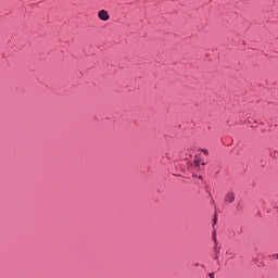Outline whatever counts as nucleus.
I'll return each instance as SVG.
<instances>
[{
	"label": "nucleus",
	"mask_w": 278,
	"mask_h": 278,
	"mask_svg": "<svg viewBox=\"0 0 278 278\" xmlns=\"http://www.w3.org/2000/svg\"><path fill=\"white\" fill-rule=\"evenodd\" d=\"M218 251H219L218 243H216V241H215V252H216L215 260H217V257H218Z\"/></svg>",
	"instance_id": "4"
},
{
	"label": "nucleus",
	"mask_w": 278,
	"mask_h": 278,
	"mask_svg": "<svg viewBox=\"0 0 278 278\" xmlns=\"http://www.w3.org/2000/svg\"><path fill=\"white\" fill-rule=\"evenodd\" d=\"M201 153H204V155H210V151L207 149H200Z\"/></svg>",
	"instance_id": "5"
},
{
	"label": "nucleus",
	"mask_w": 278,
	"mask_h": 278,
	"mask_svg": "<svg viewBox=\"0 0 278 278\" xmlns=\"http://www.w3.org/2000/svg\"><path fill=\"white\" fill-rule=\"evenodd\" d=\"M192 177L197 178V174H193Z\"/></svg>",
	"instance_id": "9"
},
{
	"label": "nucleus",
	"mask_w": 278,
	"mask_h": 278,
	"mask_svg": "<svg viewBox=\"0 0 278 278\" xmlns=\"http://www.w3.org/2000/svg\"><path fill=\"white\" fill-rule=\"evenodd\" d=\"M208 277H210V278H214V274H213V273L210 274Z\"/></svg>",
	"instance_id": "6"
},
{
	"label": "nucleus",
	"mask_w": 278,
	"mask_h": 278,
	"mask_svg": "<svg viewBox=\"0 0 278 278\" xmlns=\"http://www.w3.org/2000/svg\"><path fill=\"white\" fill-rule=\"evenodd\" d=\"M98 18L100 21H110V13L106 10H100L98 12Z\"/></svg>",
	"instance_id": "1"
},
{
	"label": "nucleus",
	"mask_w": 278,
	"mask_h": 278,
	"mask_svg": "<svg viewBox=\"0 0 278 278\" xmlns=\"http://www.w3.org/2000/svg\"><path fill=\"white\" fill-rule=\"evenodd\" d=\"M202 166H205V163H201Z\"/></svg>",
	"instance_id": "10"
},
{
	"label": "nucleus",
	"mask_w": 278,
	"mask_h": 278,
	"mask_svg": "<svg viewBox=\"0 0 278 278\" xmlns=\"http://www.w3.org/2000/svg\"><path fill=\"white\" fill-rule=\"evenodd\" d=\"M226 203H233L236 201V194L233 192H228L225 197Z\"/></svg>",
	"instance_id": "3"
},
{
	"label": "nucleus",
	"mask_w": 278,
	"mask_h": 278,
	"mask_svg": "<svg viewBox=\"0 0 278 278\" xmlns=\"http://www.w3.org/2000/svg\"><path fill=\"white\" fill-rule=\"evenodd\" d=\"M191 168H192L193 173H199V170H201V162L195 159L191 165Z\"/></svg>",
	"instance_id": "2"
},
{
	"label": "nucleus",
	"mask_w": 278,
	"mask_h": 278,
	"mask_svg": "<svg viewBox=\"0 0 278 278\" xmlns=\"http://www.w3.org/2000/svg\"><path fill=\"white\" fill-rule=\"evenodd\" d=\"M199 179H203V176H198Z\"/></svg>",
	"instance_id": "7"
},
{
	"label": "nucleus",
	"mask_w": 278,
	"mask_h": 278,
	"mask_svg": "<svg viewBox=\"0 0 278 278\" xmlns=\"http://www.w3.org/2000/svg\"><path fill=\"white\" fill-rule=\"evenodd\" d=\"M216 220H217V218H216V216H215V218H214V224H216Z\"/></svg>",
	"instance_id": "8"
}]
</instances>
